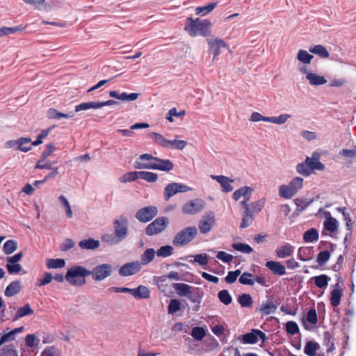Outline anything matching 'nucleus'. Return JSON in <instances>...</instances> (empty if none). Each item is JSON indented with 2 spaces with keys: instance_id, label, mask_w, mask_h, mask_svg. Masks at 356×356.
Wrapping results in <instances>:
<instances>
[{
  "instance_id": "1",
  "label": "nucleus",
  "mask_w": 356,
  "mask_h": 356,
  "mask_svg": "<svg viewBox=\"0 0 356 356\" xmlns=\"http://www.w3.org/2000/svg\"><path fill=\"white\" fill-rule=\"evenodd\" d=\"M211 26L212 24L209 19L188 17L186 19L184 30L191 37L197 35L206 37L211 35Z\"/></svg>"
},
{
  "instance_id": "2",
  "label": "nucleus",
  "mask_w": 356,
  "mask_h": 356,
  "mask_svg": "<svg viewBox=\"0 0 356 356\" xmlns=\"http://www.w3.org/2000/svg\"><path fill=\"white\" fill-rule=\"evenodd\" d=\"M303 179L299 177L293 178L289 184H282L279 186V195L284 199H291L302 188Z\"/></svg>"
},
{
  "instance_id": "3",
  "label": "nucleus",
  "mask_w": 356,
  "mask_h": 356,
  "mask_svg": "<svg viewBox=\"0 0 356 356\" xmlns=\"http://www.w3.org/2000/svg\"><path fill=\"white\" fill-rule=\"evenodd\" d=\"M90 271L81 266H74L70 268L65 275V280L72 285L81 286L85 284V277L90 275Z\"/></svg>"
},
{
  "instance_id": "4",
  "label": "nucleus",
  "mask_w": 356,
  "mask_h": 356,
  "mask_svg": "<svg viewBox=\"0 0 356 356\" xmlns=\"http://www.w3.org/2000/svg\"><path fill=\"white\" fill-rule=\"evenodd\" d=\"M197 235V229L196 227H186L175 235L172 243L177 247L185 246L193 241Z\"/></svg>"
},
{
  "instance_id": "5",
  "label": "nucleus",
  "mask_w": 356,
  "mask_h": 356,
  "mask_svg": "<svg viewBox=\"0 0 356 356\" xmlns=\"http://www.w3.org/2000/svg\"><path fill=\"white\" fill-rule=\"evenodd\" d=\"M114 234L122 242L129 236V220L126 216H120L113 221Z\"/></svg>"
},
{
  "instance_id": "6",
  "label": "nucleus",
  "mask_w": 356,
  "mask_h": 356,
  "mask_svg": "<svg viewBox=\"0 0 356 356\" xmlns=\"http://www.w3.org/2000/svg\"><path fill=\"white\" fill-rule=\"evenodd\" d=\"M113 271L112 266L109 264H102L95 266L90 274L95 281H102L109 277Z\"/></svg>"
},
{
  "instance_id": "7",
  "label": "nucleus",
  "mask_w": 356,
  "mask_h": 356,
  "mask_svg": "<svg viewBox=\"0 0 356 356\" xmlns=\"http://www.w3.org/2000/svg\"><path fill=\"white\" fill-rule=\"evenodd\" d=\"M168 222V219L165 217L156 218L148 225L146 228V234L152 236L161 233L166 228Z\"/></svg>"
},
{
  "instance_id": "8",
  "label": "nucleus",
  "mask_w": 356,
  "mask_h": 356,
  "mask_svg": "<svg viewBox=\"0 0 356 356\" xmlns=\"http://www.w3.org/2000/svg\"><path fill=\"white\" fill-rule=\"evenodd\" d=\"M210 51L213 53V60L216 59L221 53L223 49L232 52L228 44L220 38H208L207 40Z\"/></svg>"
},
{
  "instance_id": "9",
  "label": "nucleus",
  "mask_w": 356,
  "mask_h": 356,
  "mask_svg": "<svg viewBox=\"0 0 356 356\" xmlns=\"http://www.w3.org/2000/svg\"><path fill=\"white\" fill-rule=\"evenodd\" d=\"M189 191H191V188L184 184L175 182L169 184L164 189L165 200H168L178 193H184Z\"/></svg>"
},
{
  "instance_id": "10",
  "label": "nucleus",
  "mask_w": 356,
  "mask_h": 356,
  "mask_svg": "<svg viewBox=\"0 0 356 356\" xmlns=\"http://www.w3.org/2000/svg\"><path fill=\"white\" fill-rule=\"evenodd\" d=\"M204 204L203 200L195 199L186 203L182 207V211L186 214L194 215L202 211Z\"/></svg>"
},
{
  "instance_id": "11",
  "label": "nucleus",
  "mask_w": 356,
  "mask_h": 356,
  "mask_svg": "<svg viewBox=\"0 0 356 356\" xmlns=\"http://www.w3.org/2000/svg\"><path fill=\"white\" fill-rule=\"evenodd\" d=\"M158 209L156 207L149 206L140 209L136 214V218L140 222H146L156 216Z\"/></svg>"
},
{
  "instance_id": "12",
  "label": "nucleus",
  "mask_w": 356,
  "mask_h": 356,
  "mask_svg": "<svg viewBox=\"0 0 356 356\" xmlns=\"http://www.w3.org/2000/svg\"><path fill=\"white\" fill-rule=\"evenodd\" d=\"M215 222L216 219L213 213H210L203 216L198 224L200 233L204 234L209 233L214 226Z\"/></svg>"
},
{
  "instance_id": "13",
  "label": "nucleus",
  "mask_w": 356,
  "mask_h": 356,
  "mask_svg": "<svg viewBox=\"0 0 356 356\" xmlns=\"http://www.w3.org/2000/svg\"><path fill=\"white\" fill-rule=\"evenodd\" d=\"M141 268V264L138 261L129 262L119 269V274L122 277H128L138 273Z\"/></svg>"
},
{
  "instance_id": "14",
  "label": "nucleus",
  "mask_w": 356,
  "mask_h": 356,
  "mask_svg": "<svg viewBox=\"0 0 356 356\" xmlns=\"http://www.w3.org/2000/svg\"><path fill=\"white\" fill-rule=\"evenodd\" d=\"M155 156L152 154H143L134 163V168L136 169H152L150 167L155 164Z\"/></svg>"
},
{
  "instance_id": "15",
  "label": "nucleus",
  "mask_w": 356,
  "mask_h": 356,
  "mask_svg": "<svg viewBox=\"0 0 356 356\" xmlns=\"http://www.w3.org/2000/svg\"><path fill=\"white\" fill-rule=\"evenodd\" d=\"M22 252H18L12 257H7L6 268L9 273H17L22 270V266L18 264V261L22 259Z\"/></svg>"
},
{
  "instance_id": "16",
  "label": "nucleus",
  "mask_w": 356,
  "mask_h": 356,
  "mask_svg": "<svg viewBox=\"0 0 356 356\" xmlns=\"http://www.w3.org/2000/svg\"><path fill=\"white\" fill-rule=\"evenodd\" d=\"M259 338L262 341V342H264L266 339V334L263 332L254 329L252 330L251 332L245 334L242 336L243 341L245 343H256L258 341Z\"/></svg>"
},
{
  "instance_id": "17",
  "label": "nucleus",
  "mask_w": 356,
  "mask_h": 356,
  "mask_svg": "<svg viewBox=\"0 0 356 356\" xmlns=\"http://www.w3.org/2000/svg\"><path fill=\"white\" fill-rule=\"evenodd\" d=\"M211 178L213 180H216L218 183L220 184L222 191L224 193H229L233 191L234 188L232 186V184L234 182L233 179H229V177L224 175H211Z\"/></svg>"
},
{
  "instance_id": "18",
  "label": "nucleus",
  "mask_w": 356,
  "mask_h": 356,
  "mask_svg": "<svg viewBox=\"0 0 356 356\" xmlns=\"http://www.w3.org/2000/svg\"><path fill=\"white\" fill-rule=\"evenodd\" d=\"M306 161L311 169L312 174L314 170H323L325 168V165L319 161V155L316 152H314L312 157L307 156Z\"/></svg>"
},
{
  "instance_id": "19",
  "label": "nucleus",
  "mask_w": 356,
  "mask_h": 356,
  "mask_svg": "<svg viewBox=\"0 0 356 356\" xmlns=\"http://www.w3.org/2000/svg\"><path fill=\"white\" fill-rule=\"evenodd\" d=\"M154 160L155 161V164L151 166L152 170L169 172L172 170L174 167L172 162L169 159H161L156 157Z\"/></svg>"
},
{
  "instance_id": "20",
  "label": "nucleus",
  "mask_w": 356,
  "mask_h": 356,
  "mask_svg": "<svg viewBox=\"0 0 356 356\" xmlns=\"http://www.w3.org/2000/svg\"><path fill=\"white\" fill-rule=\"evenodd\" d=\"M252 191V188L250 186H243L234 192L232 197L235 201L239 200L241 197L250 200Z\"/></svg>"
},
{
  "instance_id": "21",
  "label": "nucleus",
  "mask_w": 356,
  "mask_h": 356,
  "mask_svg": "<svg viewBox=\"0 0 356 356\" xmlns=\"http://www.w3.org/2000/svg\"><path fill=\"white\" fill-rule=\"evenodd\" d=\"M295 248L289 243H285L278 247L275 250L276 256L278 258L284 259L291 256L294 252Z\"/></svg>"
},
{
  "instance_id": "22",
  "label": "nucleus",
  "mask_w": 356,
  "mask_h": 356,
  "mask_svg": "<svg viewBox=\"0 0 356 356\" xmlns=\"http://www.w3.org/2000/svg\"><path fill=\"white\" fill-rule=\"evenodd\" d=\"M174 289L177 291V294L181 296H186L188 298H191V286L184 283H175L173 284Z\"/></svg>"
},
{
  "instance_id": "23",
  "label": "nucleus",
  "mask_w": 356,
  "mask_h": 356,
  "mask_svg": "<svg viewBox=\"0 0 356 356\" xmlns=\"http://www.w3.org/2000/svg\"><path fill=\"white\" fill-rule=\"evenodd\" d=\"M131 294L136 299H146L149 297L150 291L147 286L140 285L137 288L131 289Z\"/></svg>"
},
{
  "instance_id": "24",
  "label": "nucleus",
  "mask_w": 356,
  "mask_h": 356,
  "mask_svg": "<svg viewBox=\"0 0 356 356\" xmlns=\"http://www.w3.org/2000/svg\"><path fill=\"white\" fill-rule=\"evenodd\" d=\"M266 266L274 274L279 275H284L286 274L285 267L280 262L274 261H267Z\"/></svg>"
},
{
  "instance_id": "25",
  "label": "nucleus",
  "mask_w": 356,
  "mask_h": 356,
  "mask_svg": "<svg viewBox=\"0 0 356 356\" xmlns=\"http://www.w3.org/2000/svg\"><path fill=\"white\" fill-rule=\"evenodd\" d=\"M306 79L309 81L310 85L315 86L323 85L327 83V80L324 76L314 72L308 73Z\"/></svg>"
},
{
  "instance_id": "26",
  "label": "nucleus",
  "mask_w": 356,
  "mask_h": 356,
  "mask_svg": "<svg viewBox=\"0 0 356 356\" xmlns=\"http://www.w3.org/2000/svg\"><path fill=\"white\" fill-rule=\"evenodd\" d=\"M47 115L49 119L59 120L61 118H72L74 116V113L73 111H70L67 113H63L55 108H49L47 111Z\"/></svg>"
},
{
  "instance_id": "27",
  "label": "nucleus",
  "mask_w": 356,
  "mask_h": 356,
  "mask_svg": "<svg viewBox=\"0 0 356 356\" xmlns=\"http://www.w3.org/2000/svg\"><path fill=\"white\" fill-rule=\"evenodd\" d=\"M342 293L343 292L339 288V284H337L335 288L331 292L330 304L333 307H337L340 304Z\"/></svg>"
},
{
  "instance_id": "28",
  "label": "nucleus",
  "mask_w": 356,
  "mask_h": 356,
  "mask_svg": "<svg viewBox=\"0 0 356 356\" xmlns=\"http://www.w3.org/2000/svg\"><path fill=\"white\" fill-rule=\"evenodd\" d=\"M24 327L23 326L17 327L13 330L12 331L2 335L0 340V346L2 345L3 343L13 341V340H15V335L16 334L22 332L24 330Z\"/></svg>"
},
{
  "instance_id": "29",
  "label": "nucleus",
  "mask_w": 356,
  "mask_h": 356,
  "mask_svg": "<svg viewBox=\"0 0 356 356\" xmlns=\"http://www.w3.org/2000/svg\"><path fill=\"white\" fill-rule=\"evenodd\" d=\"M21 288V282L19 281H14L6 287L5 290V295L8 297L13 296L19 293Z\"/></svg>"
},
{
  "instance_id": "30",
  "label": "nucleus",
  "mask_w": 356,
  "mask_h": 356,
  "mask_svg": "<svg viewBox=\"0 0 356 356\" xmlns=\"http://www.w3.org/2000/svg\"><path fill=\"white\" fill-rule=\"evenodd\" d=\"M24 31V28L22 25L17 26H13V27H8V26L0 27V38L5 37V36H9L10 35L16 33L18 31Z\"/></svg>"
},
{
  "instance_id": "31",
  "label": "nucleus",
  "mask_w": 356,
  "mask_h": 356,
  "mask_svg": "<svg viewBox=\"0 0 356 356\" xmlns=\"http://www.w3.org/2000/svg\"><path fill=\"white\" fill-rule=\"evenodd\" d=\"M155 254L156 252L153 248L145 250L141 255L140 261H139L141 264V266L149 264L154 259Z\"/></svg>"
},
{
  "instance_id": "32",
  "label": "nucleus",
  "mask_w": 356,
  "mask_h": 356,
  "mask_svg": "<svg viewBox=\"0 0 356 356\" xmlns=\"http://www.w3.org/2000/svg\"><path fill=\"white\" fill-rule=\"evenodd\" d=\"M323 225L325 231L333 233L337 230L339 222L335 218L330 216L324 221Z\"/></svg>"
},
{
  "instance_id": "33",
  "label": "nucleus",
  "mask_w": 356,
  "mask_h": 356,
  "mask_svg": "<svg viewBox=\"0 0 356 356\" xmlns=\"http://www.w3.org/2000/svg\"><path fill=\"white\" fill-rule=\"evenodd\" d=\"M79 245L82 249L86 250H95L99 246V242L93 238H88L87 240H82L79 243Z\"/></svg>"
},
{
  "instance_id": "34",
  "label": "nucleus",
  "mask_w": 356,
  "mask_h": 356,
  "mask_svg": "<svg viewBox=\"0 0 356 356\" xmlns=\"http://www.w3.org/2000/svg\"><path fill=\"white\" fill-rule=\"evenodd\" d=\"M178 136H176L174 140H168V148H172L174 149L182 150L184 149L186 145L187 142L184 140H178L177 139Z\"/></svg>"
},
{
  "instance_id": "35",
  "label": "nucleus",
  "mask_w": 356,
  "mask_h": 356,
  "mask_svg": "<svg viewBox=\"0 0 356 356\" xmlns=\"http://www.w3.org/2000/svg\"><path fill=\"white\" fill-rule=\"evenodd\" d=\"M99 102H88L79 104L75 106V111H86L89 109H99Z\"/></svg>"
},
{
  "instance_id": "36",
  "label": "nucleus",
  "mask_w": 356,
  "mask_h": 356,
  "mask_svg": "<svg viewBox=\"0 0 356 356\" xmlns=\"http://www.w3.org/2000/svg\"><path fill=\"white\" fill-rule=\"evenodd\" d=\"M320 348V346L315 341H308L304 349V353L308 356H314L316 351Z\"/></svg>"
},
{
  "instance_id": "37",
  "label": "nucleus",
  "mask_w": 356,
  "mask_h": 356,
  "mask_svg": "<svg viewBox=\"0 0 356 356\" xmlns=\"http://www.w3.org/2000/svg\"><path fill=\"white\" fill-rule=\"evenodd\" d=\"M33 314V310L31 309L29 304H26L24 307L18 308L14 320H17L26 316H29Z\"/></svg>"
},
{
  "instance_id": "38",
  "label": "nucleus",
  "mask_w": 356,
  "mask_h": 356,
  "mask_svg": "<svg viewBox=\"0 0 356 356\" xmlns=\"http://www.w3.org/2000/svg\"><path fill=\"white\" fill-rule=\"evenodd\" d=\"M303 239L306 243H312L318 239V232L317 229L312 228L306 231L303 235Z\"/></svg>"
},
{
  "instance_id": "39",
  "label": "nucleus",
  "mask_w": 356,
  "mask_h": 356,
  "mask_svg": "<svg viewBox=\"0 0 356 356\" xmlns=\"http://www.w3.org/2000/svg\"><path fill=\"white\" fill-rule=\"evenodd\" d=\"M31 143V139L30 138H18L17 149L23 152H27L32 149V145H27Z\"/></svg>"
},
{
  "instance_id": "40",
  "label": "nucleus",
  "mask_w": 356,
  "mask_h": 356,
  "mask_svg": "<svg viewBox=\"0 0 356 356\" xmlns=\"http://www.w3.org/2000/svg\"><path fill=\"white\" fill-rule=\"evenodd\" d=\"M313 280H314L315 284L318 288L323 289L327 286L328 282L330 280V277L326 275H321L314 277Z\"/></svg>"
},
{
  "instance_id": "41",
  "label": "nucleus",
  "mask_w": 356,
  "mask_h": 356,
  "mask_svg": "<svg viewBox=\"0 0 356 356\" xmlns=\"http://www.w3.org/2000/svg\"><path fill=\"white\" fill-rule=\"evenodd\" d=\"M291 118V115L286 113H283L280 115L279 116H272L268 119L269 122L281 125L286 123L289 118Z\"/></svg>"
},
{
  "instance_id": "42",
  "label": "nucleus",
  "mask_w": 356,
  "mask_h": 356,
  "mask_svg": "<svg viewBox=\"0 0 356 356\" xmlns=\"http://www.w3.org/2000/svg\"><path fill=\"white\" fill-rule=\"evenodd\" d=\"M101 239L103 242L110 245H115L121 243L116 236L113 234L105 233L102 234Z\"/></svg>"
},
{
  "instance_id": "43",
  "label": "nucleus",
  "mask_w": 356,
  "mask_h": 356,
  "mask_svg": "<svg viewBox=\"0 0 356 356\" xmlns=\"http://www.w3.org/2000/svg\"><path fill=\"white\" fill-rule=\"evenodd\" d=\"M216 3H211L205 6L197 7L195 14L201 16H205L211 13L216 6Z\"/></svg>"
},
{
  "instance_id": "44",
  "label": "nucleus",
  "mask_w": 356,
  "mask_h": 356,
  "mask_svg": "<svg viewBox=\"0 0 356 356\" xmlns=\"http://www.w3.org/2000/svg\"><path fill=\"white\" fill-rule=\"evenodd\" d=\"M276 309L277 306L272 301H268L266 303L262 304L259 307L260 312L265 315L273 313Z\"/></svg>"
},
{
  "instance_id": "45",
  "label": "nucleus",
  "mask_w": 356,
  "mask_h": 356,
  "mask_svg": "<svg viewBox=\"0 0 356 356\" xmlns=\"http://www.w3.org/2000/svg\"><path fill=\"white\" fill-rule=\"evenodd\" d=\"M309 51L323 58H327L329 56V53L327 49L321 44L311 47L309 49Z\"/></svg>"
},
{
  "instance_id": "46",
  "label": "nucleus",
  "mask_w": 356,
  "mask_h": 356,
  "mask_svg": "<svg viewBox=\"0 0 356 356\" xmlns=\"http://www.w3.org/2000/svg\"><path fill=\"white\" fill-rule=\"evenodd\" d=\"M313 58L312 54L302 49L300 50L297 54V59L304 64H309Z\"/></svg>"
},
{
  "instance_id": "47",
  "label": "nucleus",
  "mask_w": 356,
  "mask_h": 356,
  "mask_svg": "<svg viewBox=\"0 0 356 356\" xmlns=\"http://www.w3.org/2000/svg\"><path fill=\"white\" fill-rule=\"evenodd\" d=\"M139 178L144 179L149 183L156 181L158 176L156 173L147 171H139Z\"/></svg>"
},
{
  "instance_id": "48",
  "label": "nucleus",
  "mask_w": 356,
  "mask_h": 356,
  "mask_svg": "<svg viewBox=\"0 0 356 356\" xmlns=\"http://www.w3.org/2000/svg\"><path fill=\"white\" fill-rule=\"evenodd\" d=\"M138 172H129L123 175L119 178V180L122 183L130 182L136 180L139 178Z\"/></svg>"
},
{
  "instance_id": "49",
  "label": "nucleus",
  "mask_w": 356,
  "mask_h": 356,
  "mask_svg": "<svg viewBox=\"0 0 356 356\" xmlns=\"http://www.w3.org/2000/svg\"><path fill=\"white\" fill-rule=\"evenodd\" d=\"M174 249L170 245L161 246L156 252V255L160 257H168L173 254Z\"/></svg>"
},
{
  "instance_id": "50",
  "label": "nucleus",
  "mask_w": 356,
  "mask_h": 356,
  "mask_svg": "<svg viewBox=\"0 0 356 356\" xmlns=\"http://www.w3.org/2000/svg\"><path fill=\"white\" fill-rule=\"evenodd\" d=\"M238 302L243 307H250L252 305V298L250 295L244 293L238 296Z\"/></svg>"
},
{
  "instance_id": "51",
  "label": "nucleus",
  "mask_w": 356,
  "mask_h": 356,
  "mask_svg": "<svg viewBox=\"0 0 356 356\" xmlns=\"http://www.w3.org/2000/svg\"><path fill=\"white\" fill-rule=\"evenodd\" d=\"M296 171L298 174L307 177L312 174L311 169L305 161L304 163H298L296 165Z\"/></svg>"
},
{
  "instance_id": "52",
  "label": "nucleus",
  "mask_w": 356,
  "mask_h": 356,
  "mask_svg": "<svg viewBox=\"0 0 356 356\" xmlns=\"http://www.w3.org/2000/svg\"><path fill=\"white\" fill-rule=\"evenodd\" d=\"M150 137L154 138L155 142L164 148H168V139L159 133L153 132L150 134Z\"/></svg>"
},
{
  "instance_id": "53",
  "label": "nucleus",
  "mask_w": 356,
  "mask_h": 356,
  "mask_svg": "<svg viewBox=\"0 0 356 356\" xmlns=\"http://www.w3.org/2000/svg\"><path fill=\"white\" fill-rule=\"evenodd\" d=\"M232 247L241 252L249 254L253 251V249L248 244L242 243H234L232 244Z\"/></svg>"
},
{
  "instance_id": "54",
  "label": "nucleus",
  "mask_w": 356,
  "mask_h": 356,
  "mask_svg": "<svg viewBox=\"0 0 356 356\" xmlns=\"http://www.w3.org/2000/svg\"><path fill=\"white\" fill-rule=\"evenodd\" d=\"M46 264L48 268H60L65 266V261L62 259H49Z\"/></svg>"
},
{
  "instance_id": "55",
  "label": "nucleus",
  "mask_w": 356,
  "mask_h": 356,
  "mask_svg": "<svg viewBox=\"0 0 356 356\" xmlns=\"http://www.w3.org/2000/svg\"><path fill=\"white\" fill-rule=\"evenodd\" d=\"M253 221V216L250 210L244 211L243 213L242 222L241 225V228H245L250 226Z\"/></svg>"
},
{
  "instance_id": "56",
  "label": "nucleus",
  "mask_w": 356,
  "mask_h": 356,
  "mask_svg": "<svg viewBox=\"0 0 356 356\" xmlns=\"http://www.w3.org/2000/svg\"><path fill=\"white\" fill-rule=\"evenodd\" d=\"M218 297L220 301L225 305H228L232 302V298L227 290L220 291Z\"/></svg>"
},
{
  "instance_id": "57",
  "label": "nucleus",
  "mask_w": 356,
  "mask_h": 356,
  "mask_svg": "<svg viewBox=\"0 0 356 356\" xmlns=\"http://www.w3.org/2000/svg\"><path fill=\"white\" fill-rule=\"evenodd\" d=\"M25 341L28 347L33 348L39 346L40 340L35 334H29L26 337Z\"/></svg>"
},
{
  "instance_id": "58",
  "label": "nucleus",
  "mask_w": 356,
  "mask_h": 356,
  "mask_svg": "<svg viewBox=\"0 0 356 356\" xmlns=\"http://www.w3.org/2000/svg\"><path fill=\"white\" fill-rule=\"evenodd\" d=\"M17 241L14 240H8L7 241L4 245H3V252L7 254H10L15 252L17 250Z\"/></svg>"
},
{
  "instance_id": "59",
  "label": "nucleus",
  "mask_w": 356,
  "mask_h": 356,
  "mask_svg": "<svg viewBox=\"0 0 356 356\" xmlns=\"http://www.w3.org/2000/svg\"><path fill=\"white\" fill-rule=\"evenodd\" d=\"M58 200L61 203V204L64 207L65 211H66V216L67 218H72L73 213L70 207V204L67 200V198L64 195H60L58 197Z\"/></svg>"
},
{
  "instance_id": "60",
  "label": "nucleus",
  "mask_w": 356,
  "mask_h": 356,
  "mask_svg": "<svg viewBox=\"0 0 356 356\" xmlns=\"http://www.w3.org/2000/svg\"><path fill=\"white\" fill-rule=\"evenodd\" d=\"M253 275L249 273H243L239 277V282L242 284L252 286L254 284V280L252 279Z\"/></svg>"
},
{
  "instance_id": "61",
  "label": "nucleus",
  "mask_w": 356,
  "mask_h": 356,
  "mask_svg": "<svg viewBox=\"0 0 356 356\" xmlns=\"http://www.w3.org/2000/svg\"><path fill=\"white\" fill-rule=\"evenodd\" d=\"M206 332L204 328L195 327L191 331V336L196 340L200 341L205 336Z\"/></svg>"
},
{
  "instance_id": "62",
  "label": "nucleus",
  "mask_w": 356,
  "mask_h": 356,
  "mask_svg": "<svg viewBox=\"0 0 356 356\" xmlns=\"http://www.w3.org/2000/svg\"><path fill=\"white\" fill-rule=\"evenodd\" d=\"M330 258V254L328 251H322L320 252L317 256L316 261L320 265L325 264Z\"/></svg>"
},
{
  "instance_id": "63",
  "label": "nucleus",
  "mask_w": 356,
  "mask_h": 356,
  "mask_svg": "<svg viewBox=\"0 0 356 356\" xmlns=\"http://www.w3.org/2000/svg\"><path fill=\"white\" fill-rule=\"evenodd\" d=\"M266 200L265 199H261L258 201L252 202L250 205V211L252 212H259L264 207Z\"/></svg>"
},
{
  "instance_id": "64",
  "label": "nucleus",
  "mask_w": 356,
  "mask_h": 356,
  "mask_svg": "<svg viewBox=\"0 0 356 356\" xmlns=\"http://www.w3.org/2000/svg\"><path fill=\"white\" fill-rule=\"evenodd\" d=\"M41 356H59V353L54 347L46 348L41 354Z\"/></svg>"
}]
</instances>
